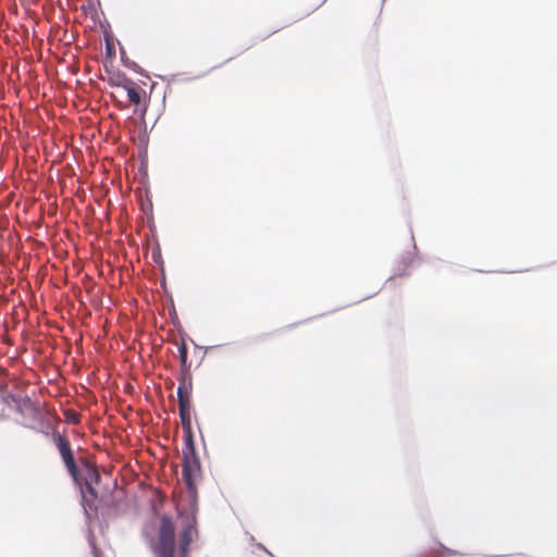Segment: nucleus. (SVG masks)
I'll list each match as a JSON object with an SVG mask.
<instances>
[{
    "label": "nucleus",
    "mask_w": 557,
    "mask_h": 557,
    "mask_svg": "<svg viewBox=\"0 0 557 557\" xmlns=\"http://www.w3.org/2000/svg\"><path fill=\"white\" fill-rule=\"evenodd\" d=\"M125 82V91L127 92V97L129 102L139 106L143 101L146 91L134 81H124Z\"/></svg>",
    "instance_id": "39448f33"
},
{
    "label": "nucleus",
    "mask_w": 557,
    "mask_h": 557,
    "mask_svg": "<svg viewBox=\"0 0 557 557\" xmlns=\"http://www.w3.org/2000/svg\"><path fill=\"white\" fill-rule=\"evenodd\" d=\"M178 357L181 362V369H189L190 366L187 363L188 350L184 341L178 344Z\"/></svg>",
    "instance_id": "1a4fd4ad"
},
{
    "label": "nucleus",
    "mask_w": 557,
    "mask_h": 557,
    "mask_svg": "<svg viewBox=\"0 0 557 557\" xmlns=\"http://www.w3.org/2000/svg\"><path fill=\"white\" fill-rule=\"evenodd\" d=\"M178 411H180V418L181 422L184 429L188 430V433L190 432V401H178Z\"/></svg>",
    "instance_id": "0eeeda50"
},
{
    "label": "nucleus",
    "mask_w": 557,
    "mask_h": 557,
    "mask_svg": "<svg viewBox=\"0 0 557 557\" xmlns=\"http://www.w3.org/2000/svg\"><path fill=\"white\" fill-rule=\"evenodd\" d=\"M190 393H191V389L184 387V386H178L177 400L186 401V403L190 401Z\"/></svg>",
    "instance_id": "9d476101"
},
{
    "label": "nucleus",
    "mask_w": 557,
    "mask_h": 557,
    "mask_svg": "<svg viewBox=\"0 0 557 557\" xmlns=\"http://www.w3.org/2000/svg\"><path fill=\"white\" fill-rule=\"evenodd\" d=\"M124 81H132L131 78L126 77L125 75H115L110 78V83L113 86L121 87L125 89V82Z\"/></svg>",
    "instance_id": "9b49d317"
},
{
    "label": "nucleus",
    "mask_w": 557,
    "mask_h": 557,
    "mask_svg": "<svg viewBox=\"0 0 557 557\" xmlns=\"http://www.w3.org/2000/svg\"><path fill=\"white\" fill-rule=\"evenodd\" d=\"M195 534H196V529L191 524H188L183 529L182 534H181V540H180L181 557L187 556L189 545H190Z\"/></svg>",
    "instance_id": "423d86ee"
},
{
    "label": "nucleus",
    "mask_w": 557,
    "mask_h": 557,
    "mask_svg": "<svg viewBox=\"0 0 557 557\" xmlns=\"http://www.w3.org/2000/svg\"><path fill=\"white\" fill-rule=\"evenodd\" d=\"M180 385L193 389V377L189 369H181L177 377Z\"/></svg>",
    "instance_id": "6e6552de"
},
{
    "label": "nucleus",
    "mask_w": 557,
    "mask_h": 557,
    "mask_svg": "<svg viewBox=\"0 0 557 557\" xmlns=\"http://www.w3.org/2000/svg\"><path fill=\"white\" fill-rule=\"evenodd\" d=\"M151 547L157 557H174L175 527L170 517L163 516L161 518L158 536Z\"/></svg>",
    "instance_id": "f257e3e1"
},
{
    "label": "nucleus",
    "mask_w": 557,
    "mask_h": 557,
    "mask_svg": "<svg viewBox=\"0 0 557 557\" xmlns=\"http://www.w3.org/2000/svg\"><path fill=\"white\" fill-rule=\"evenodd\" d=\"M51 438L54 445L57 446L59 454L62 458V461L75 482L79 480V470L76 465L74 454L72 450L71 443L65 435H62L59 431L53 430L51 433Z\"/></svg>",
    "instance_id": "20e7f679"
},
{
    "label": "nucleus",
    "mask_w": 557,
    "mask_h": 557,
    "mask_svg": "<svg viewBox=\"0 0 557 557\" xmlns=\"http://www.w3.org/2000/svg\"><path fill=\"white\" fill-rule=\"evenodd\" d=\"M182 475L183 480L189 488L194 487V480L200 471V462L197 456L195 443L191 433H187L184 437V447L182 450Z\"/></svg>",
    "instance_id": "f03ea898"
},
{
    "label": "nucleus",
    "mask_w": 557,
    "mask_h": 557,
    "mask_svg": "<svg viewBox=\"0 0 557 557\" xmlns=\"http://www.w3.org/2000/svg\"><path fill=\"white\" fill-rule=\"evenodd\" d=\"M82 462L84 465L85 474L83 478L79 476L77 483H79L81 480L84 481V486H82L83 503L84 506L88 507L90 510H97L98 493L95 485L100 483L101 476L97 468L87 459H82Z\"/></svg>",
    "instance_id": "7ed1b4c3"
},
{
    "label": "nucleus",
    "mask_w": 557,
    "mask_h": 557,
    "mask_svg": "<svg viewBox=\"0 0 557 557\" xmlns=\"http://www.w3.org/2000/svg\"><path fill=\"white\" fill-rule=\"evenodd\" d=\"M413 261H414V260H413L412 258H410L409 263L405 264L404 269H406V268H408V267H411V265H412V263H413Z\"/></svg>",
    "instance_id": "f8f14e48"
}]
</instances>
